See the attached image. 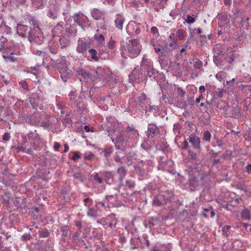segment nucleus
<instances>
[{
  "instance_id": "obj_1",
  "label": "nucleus",
  "mask_w": 251,
  "mask_h": 251,
  "mask_svg": "<svg viewBox=\"0 0 251 251\" xmlns=\"http://www.w3.org/2000/svg\"><path fill=\"white\" fill-rule=\"evenodd\" d=\"M122 55H126L131 58L136 57L142 50V45L136 39H129L121 46Z\"/></svg>"
},
{
  "instance_id": "obj_2",
  "label": "nucleus",
  "mask_w": 251,
  "mask_h": 251,
  "mask_svg": "<svg viewBox=\"0 0 251 251\" xmlns=\"http://www.w3.org/2000/svg\"><path fill=\"white\" fill-rule=\"evenodd\" d=\"M28 34V40L32 47L41 45L43 43V35L40 29H29Z\"/></svg>"
},
{
  "instance_id": "obj_3",
  "label": "nucleus",
  "mask_w": 251,
  "mask_h": 251,
  "mask_svg": "<svg viewBox=\"0 0 251 251\" xmlns=\"http://www.w3.org/2000/svg\"><path fill=\"white\" fill-rule=\"evenodd\" d=\"M90 44L89 42H84L82 40L79 39L77 42L76 51L79 53L86 54L88 49L90 48Z\"/></svg>"
},
{
  "instance_id": "obj_4",
  "label": "nucleus",
  "mask_w": 251,
  "mask_h": 251,
  "mask_svg": "<svg viewBox=\"0 0 251 251\" xmlns=\"http://www.w3.org/2000/svg\"><path fill=\"white\" fill-rule=\"evenodd\" d=\"M194 149L199 151L200 149V139L194 134H191L188 139Z\"/></svg>"
},
{
  "instance_id": "obj_5",
  "label": "nucleus",
  "mask_w": 251,
  "mask_h": 251,
  "mask_svg": "<svg viewBox=\"0 0 251 251\" xmlns=\"http://www.w3.org/2000/svg\"><path fill=\"white\" fill-rule=\"evenodd\" d=\"M163 196H155L153 200V205L157 206H160L166 204L170 201V197H168L166 200H163Z\"/></svg>"
},
{
  "instance_id": "obj_6",
  "label": "nucleus",
  "mask_w": 251,
  "mask_h": 251,
  "mask_svg": "<svg viewBox=\"0 0 251 251\" xmlns=\"http://www.w3.org/2000/svg\"><path fill=\"white\" fill-rule=\"evenodd\" d=\"M72 18L75 23L80 26L82 29H84L86 20L83 18V15L82 14L75 13L72 16Z\"/></svg>"
},
{
  "instance_id": "obj_7",
  "label": "nucleus",
  "mask_w": 251,
  "mask_h": 251,
  "mask_svg": "<svg viewBox=\"0 0 251 251\" xmlns=\"http://www.w3.org/2000/svg\"><path fill=\"white\" fill-rule=\"evenodd\" d=\"M57 67L59 70V72L61 74V76L62 77L64 75L66 76L70 75V73L67 72V65L65 60H60L59 63H58Z\"/></svg>"
},
{
  "instance_id": "obj_8",
  "label": "nucleus",
  "mask_w": 251,
  "mask_h": 251,
  "mask_svg": "<svg viewBox=\"0 0 251 251\" xmlns=\"http://www.w3.org/2000/svg\"><path fill=\"white\" fill-rule=\"evenodd\" d=\"M29 29L27 25L19 24L17 26V32L19 36L25 37L28 33Z\"/></svg>"
},
{
  "instance_id": "obj_9",
  "label": "nucleus",
  "mask_w": 251,
  "mask_h": 251,
  "mask_svg": "<svg viewBox=\"0 0 251 251\" xmlns=\"http://www.w3.org/2000/svg\"><path fill=\"white\" fill-rule=\"evenodd\" d=\"M92 17L96 20L104 19L105 13L104 11L97 8H94L91 12Z\"/></svg>"
},
{
  "instance_id": "obj_10",
  "label": "nucleus",
  "mask_w": 251,
  "mask_h": 251,
  "mask_svg": "<svg viewBox=\"0 0 251 251\" xmlns=\"http://www.w3.org/2000/svg\"><path fill=\"white\" fill-rule=\"evenodd\" d=\"M108 132L109 134V136H111V139L114 141V140H115L116 142L118 143L122 144L124 142V136L122 135L121 133L118 132L116 135V137L115 138L112 135V130H111L108 127Z\"/></svg>"
},
{
  "instance_id": "obj_11",
  "label": "nucleus",
  "mask_w": 251,
  "mask_h": 251,
  "mask_svg": "<svg viewBox=\"0 0 251 251\" xmlns=\"http://www.w3.org/2000/svg\"><path fill=\"white\" fill-rule=\"evenodd\" d=\"M76 72L78 75L81 77L80 78V80L82 79H86L90 77V74L81 67H78L76 70Z\"/></svg>"
},
{
  "instance_id": "obj_12",
  "label": "nucleus",
  "mask_w": 251,
  "mask_h": 251,
  "mask_svg": "<svg viewBox=\"0 0 251 251\" xmlns=\"http://www.w3.org/2000/svg\"><path fill=\"white\" fill-rule=\"evenodd\" d=\"M125 21V19L122 15L120 14L117 15L116 16V18L115 20L116 27L119 29L122 30Z\"/></svg>"
},
{
  "instance_id": "obj_13",
  "label": "nucleus",
  "mask_w": 251,
  "mask_h": 251,
  "mask_svg": "<svg viewBox=\"0 0 251 251\" xmlns=\"http://www.w3.org/2000/svg\"><path fill=\"white\" fill-rule=\"evenodd\" d=\"M107 224L108 226L110 228H112L113 227H115V226L118 223V220L115 218V215H110L108 216L107 218Z\"/></svg>"
},
{
  "instance_id": "obj_14",
  "label": "nucleus",
  "mask_w": 251,
  "mask_h": 251,
  "mask_svg": "<svg viewBox=\"0 0 251 251\" xmlns=\"http://www.w3.org/2000/svg\"><path fill=\"white\" fill-rule=\"evenodd\" d=\"M199 185L198 181L195 177H191L189 179V187L191 191H195Z\"/></svg>"
},
{
  "instance_id": "obj_15",
  "label": "nucleus",
  "mask_w": 251,
  "mask_h": 251,
  "mask_svg": "<svg viewBox=\"0 0 251 251\" xmlns=\"http://www.w3.org/2000/svg\"><path fill=\"white\" fill-rule=\"evenodd\" d=\"M28 138L29 140L32 142L38 141L40 140L39 135L36 132V131L30 132L27 134Z\"/></svg>"
},
{
  "instance_id": "obj_16",
  "label": "nucleus",
  "mask_w": 251,
  "mask_h": 251,
  "mask_svg": "<svg viewBox=\"0 0 251 251\" xmlns=\"http://www.w3.org/2000/svg\"><path fill=\"white\" fill-rule=\"evenodd\" d=\"M94 37L100 46H104L105 44V38L103 35H95Z\"/></svg>"
},
{
  "instance_id": "obj_17",
  "label": "nucleus",
  "mask_w": 251,
  "mask_h": 251,
  "mask_svg": "<svg viewBox=\"0 0 251 251\" xmlns=\"http://www.w3.org/2000/svg\"><path fill=\"white\" fill-rule=\"evenodd\" d=\"M63 29V25L59 23L52 30V32L53 34V35L59 36V34L61 33V31Z\"/></svg>"
},
{
  "instance_id": "obj_18",
  "label": "nucleus",
  "mask_w": 251,
  "mask_h": 251,
  "mask_svg": "<svg viewBox=\"0 0 251 251\" xmlns=\"http://www.w3.org/2000/svg\"><path fill=\"white\" fill-rule=\"evenodd\" d=\"M113 149L111 147H107L104 149L100 150V154L105 156L110 155Z\"/></svg>"
},
{
  "instance_id": "obj_19",
  "label": "nucleus",
  "mask_w": 251,
  "mask_h": 251,
  "mask_svg": "<svg viewBox=\"0 0 251 251\" xmlns=\"http://www.w3.org/2000/svg\"><path fill=\"white\" fill-rule=\"evenodd\" d=\"M186 34V31L182 29H178L176 33V37L179 40H183Z\"/></svg>"
},
{
  "instance_id": "obj_20",
  "label": "nucleus",
  "mask_w": 251,
  "mask_h": 251,
  "mask_svg": "<svg viewBox=\"0 0 251 251\" xmlns=\"http://www.w3.org/2000/svg\"><path fill=\"white\" fill-rule=\"evenodd\" d=\"M118 174H119V179L120 181H122L124 179L126 174V171L124 167H120L117 171Z\"/></svg>"
},
{
  "instance_id": "obj_21",
  "label": "nucleus",
  "mask_w": 251,
  "mask_h": 251,
  "mask_svg": "<svg viewBox=\"0 0 251 251\" xmlns=\"http://www.w3.org/2000/svg\"><path fill=\"white\" fill-rule=\"evenodd\" d=\"M29 24L33 26V28H30L29 29H40L38 22L33 17H31L29 21Z\"/></svg>"
},
{
  "instance_id": "obj_22",
  "label": "nucleus",
  "mask_w": 251,
  "mask_h": 251,
  "mask_svg": "<svg viewBox=\"0 0 251 251\" xmlns=\"http://www.w3.org/2000/svg\"><path fill=\"white\" fill-rule=\"evenodd\" d=\"M89 53L91 55L92 59L95 61H98L99 58L97 55V51L94 49H91L88 50Z\"/></svg>"
},
{
  "instance_id": "obj_23",
  "label": "nucleus",
  "mask_w": 251,
  "mask_h": 251,
  "mask_svg": "<svg viewBox=\"0 0 251 251\" xmlns=\"http://www.w3.org/2000/svg\"><path fill=\"white\" fill-rule=\"evenodd\" d=\"M241 216L244 220H249L251 218V214L248 209H244L241 212Z\"/></svg>"
},
{
  "instance_id": "obj_24",
  "label": "nucleus",
  "mask_w": 251,
  "mask_h": 251,
  "mask_svg": "<svg viewBox=\"0 0 251 251\" xmlns=\"http://www.w3.org/2000/svg\"><path fill=\"white\" fill-rule=\"evenodd\" d=\"M158 133V130L155 126L149 127L148 128V134L152 137L155 136Z\"/></svg>"
},
{
  "instance_id": "obj_25",
  "label": "nucleus",
  "mask_w": 251,
  "mask_h": 251,
  "mask_svg": "<svg viewBox=\"0 0 251 251\" xmlns=\"http://www.w3.org/2000/svg\"><path fill=\"white\" fill-rule=\"evenodd\" d=\"M211 136V134L208 130L205 131L202 135V140L205 142H210Z\"/></svg>"
},
{
  "instance_id": "obj_26",
  "label": "nucleus",
  "mask_w": 251,
  "mask_h": 251,
  "mask_svg": "<svg viewBox=\"0 0 251 251\" xmlns=\"http://www.w3.org/2000/svg\"><path fill=\"white\" fill-rule=\"evenodd\" d=\"M87 214L88 216L96 217L97 216V210L92 207H88Z\"/></svg>"
},
{
  "instance_id": "obj_27",
  "label": "nucleus",
  "mask_w": 251,
  "mask_h": 251,
  "mask_svg": "<svg viewBox=\"0 0 251 251\" xmlns=\"http://www.w3.org/2000/svg\"><path fill=\"white\" fill-rule=\"evenodd\" d=\"M59 41L62 49L66 48L69 44L68 40L64 37H61Z\"/></svg>"
},
{
  "instance_id": "obj_28",
  "label": "nucleus",
  "mask_w": 251,
  "mask_h": 251,
  "mask_svg": "<svg viewBox=\"0 0 251 251\" xmlns=\"http://www.w3.org/2000/svg\"><path fill=\"white\" fill-rule=\"evenodd\" d=\"M49 50L52 54H56L57 52V46L55 45L52 44L51 43H50L49 45Z\"/></svg>"
},
{
  "instance_id": "obj_29",
  "label": "nucleus",
  "mask_w": 251,
  "mask_h": 251,
  "mask_svg": "<svg viewBox=\"0 0 251 251\" xmlns=\"http://www.w3.org/2000/svg\"><path fill=\"white\" fill-rule=\"evenodd\" d=\"M116 41L112 39V38H110L109 42L107 44V48L110 50H114L116 47Z\"/></svg>"
},
{
  "instance_id": "obj_30",
  "label": "nucleus",
  "mask_w": 251,
  "mask_h": 251,
  "mask_svg": "<svg viewBox=\"0 0 251 251\" xmlns=\"http://www.w3.org/2000/svg\"><path fill=\"white\" fill-rule=\"evenodd\" d=\"M185 21L187 23L191 24L195 22V20L192 16L187 15Z\"/></svg>"
},
{
  "instance_id": "obj_31",
  "label": "nucleus",
  "mask_w": 251,
  "mask_h": 251,
  "mask_svg": "<svg viewBox=\"0 0 251 251\" xmlns=\"http://www.w3.org/2000/svg\"><path fill=\"white\" fill-rule=\"evenodd\" d=\"M231 228L229 225H226L222 228L223 234L226 237H227L228 234L227 233L228 230Z\"/></svg>"
},
{
  "instance_id": "obj_32",
  "label": "nucleus",
  "mask_w": 251,
  "mask_h": 251,
  "mask_svg": "<svg viewBox=\"0 0 251 251\" xmlns=\"http://www.w3.org/2000/svg\"><path fill=\"white\" fill-rule=\"evenodd\" d=\"M2 57L6 60V61L14 62L16 59V58L15 57L11 55H3Z\"/></svg>"
},
{
  "instance_id": "obj_33",
  "label": "nucleus",
  "mask_w": 251,
  "mask_h": 251,
  "mask_svg": "<svg viewBox=\"0 0 251 251\" xmlns=\"http://www.w3.org/2000/svg\"><path fill=\"white\" fill-rule=\"evenodd\" d=\"M17 152H26L27 153L30 154V152L31 151L30 150H26L23 147H18L16 148Z\"/></svg>"
},
{
  "instance_id": "obj_34",
  "label": "nucleus",
  "mask_w": 251,
  "mask_h": 251,
  "mask_svg": "<svg viewBox=\"0 0 251 251\" xmlns=\"http://www.w3.org/2000/svg\"><path fill=\"white\" fill-rule=\"evenodd\" d=\"M147 99V96L144 93H142L140 96L138 97V100L140 103H142Z\"/></svg>"
},
{
  "instance_id": "obj_35",
  "label": "nucleus",
  "mask_w": 251,
  "mask_h": 251,
  "mask_svg": "<svg viewBox=\"0 0 251 251\" xmlns=\"http://www.w3.org/2000/svg\"><path fill=\"white\" fill-rule=\"evenodd\" d=\"M177 92L178 96L181 98H183L186 94L185 92L180 87H178L177 88Z\"/></svg>"
},
{
  "instance_id": "obj_36",
  "label": "nucleus",
  "mask_w": 251,
  "mask_h": 251,
  "mask_svg": "<svg viewBox=\"0 0 251 251\" xmlns=\"http://www.w3.org/2000/svg\"><path fill=\"white\" fill-rule=\"evenodd\" d=\"M202 66V63L200 60H197L194 63V67L196 69H200Z\"/></svg>"
},
{
  "instance_id": "obj_37",
  "label": "nucleus",
  "mask_w": 251,
  "mask_h": 251,
  "mask_svg": "<svg viewBox=\"0 0 251 251\" xmlns=\"http://www.w3.org/2000/svg\"><path fill=\"white\" fill-rule=\"evenodd\" d=\"M135 183L133 181L131 180H127L126 181V187H128V188H132L134 187Z\"/></svg>"
},
{
  "instance_id": "obj_38",
  "label": "nucleus",
  "mask_w": 251,
  "mask_h": 251,
  "mask_svg": "<svg viewBox=\"0 0 251 251\" xmlns=\"http://www.w3.org/2000/svg\"><path fill=\"white\" fill-rule=\"evenodd\" d=\"M94 179L100 184H102L103 183L102 179L99 176L98 174L94 175Z\"/></svg>"
},
{
  "instance_id": "obj_39",
  "label": "nucleus",
  "mask_w": 251,
  "mask_h": 251,
  "mask_svg": "<svg viewBox=\"0 0 251 251\" xmlns=\"http://www.w3.org/2000/svg\"><path fill=\"white\" fill-rule=\"evenodd\" d=\"M60 147H61V145L59 143H58V142L54 143L53 149L54 151H59Z\"/></svg>"
},
{
  "instance_id": "obj_40",
  "label": "nucleus",
  "mask_w": 251,
  "mask_h": 251,
  "mask_svg": "<svg viewBox=\"0 0 251 251\" xmlns=\"http://www.w3.org/2000/svg\"><path fill=\"white\" fill-rule=\"evenodd\" d=\"M10 138V134L8 132H6L2 136V140L4 141H7Z\"/></svg>"
},
{
  "instance_id": "obj_41",
  "label": "nucleus",
  "mask_w": 251,
  "mask_h": 251,
  "mask_svg": "<svg viewBox=\"0 0 251 251\" xmlns=\"http://www.w3.org/2000/svg\"><path fill=\"white\" fill-rule=\"evenodd\" d=\"M84 128L85 130L87 132H90V131L92 132H94V130L93 128L92 127H90L89 125L85 126Z\"/></svg>"
},
{
  "instance_id": "obj_42",
  "label": "nucleus",
  "mask_w": 251,
  "mask_h": 251,
  "mask_svg": "<svg viewBox=\"0 0 251 251\" xmlns=\"http://www.w3.org/2000/svg\"><path fill=\"white\" fill-rule=\"evenodd\" d=\"M49 233L48 231H42L39 233V235L41 237H46L48 236Z\"/></svg>"
},
{
  "instance_id": "obj_43",
  "label": "nucleus",
  "mask_w": 251,
  "mask_h": 251,
  "mask_svg": "<svg viewBox=\"0 0 251 251\" xmlns=\"http://www.w3.org/2000/svg\"><path fill=\"white\" fill-rule=\"evenodd\" d=\"M150 44L153 47H155L156 46H160V45L157 44V40L154 39H152L151 40Z\"/></svg>"
},
{
  "instance_id": "obj_44",
  "label": "nucleus",
  "mask_w": 251,
  "mask_h": 251,
  "mask_svg": "<svg viewBox=\"0 0 251 251\" xmlns=\"http://www.w3.org/2000/svg\"><path fill=\"white\" fill-rule=\"evenodd\" d=\"M151 32L154 34L159 35V31L158 28L155 26H153L151 28Z\"/></svg>"
},
{
  "instance_id": "obj_45",
  "label": "nucleus",
  "mask_w": 251,
  "mask_h": 251,
  "mask_svg": "<svg viewBox=\"0 0 251 251\" xmlns=\"http://www.w3.org/2000/svg\"><path fill=\"white\" fill-rule=\"evenodd\" d=\"M20 84L22 86V87L24 89H27L28 87V84L26 82L25 80L21 81L19 82Z\"/></svg>"
},
{
  "instance_id": "obj_46",
  "label": "nucleus",
  "mask_w": 251,
  "mask_h": 251,
  "mask_svg": "<svg viewBox=\"0 0 251 251\" xmlns=\"http://www.w3.org/2000/svg\"><path fill=\"white\" fill-rule=\"evenodd\" d=\"M69 97L71 100H75V98H76V95L74 92H71L69 94Z\"/></svg>"
},
{
  "instance_id": "obj_47",
  "label": "nucleus",
  "mask_w": 251,
  "mask_h": 251,
  "mask_svg": "<svg viewBox=\"0 0 251 251\" xmlns=\"http://www.w3.org/2000/svg\"><path fill=\"white\" fill-rule=\"evenodd\" d=\"M154 50L155 52L158 54L159 55L162 53L161 51V49L160 48V46H156L155 47H154Z\"/></svg>"
},
{
  "instance_id": "obj_48",
  "label": "nucleus",
  "mask_w": 251,
  "mask_h": 251,
  "mask_svg": "<svg viewBox=\"0 0 251 251\" xmlns=\"http://www.w3.org/2000/svg\"><path fill=\"white\" fill-rule=\"evenodd\" d=\"M133 130V132H134L135 134H136L138 131L137 130H134V128L133 126H127V128H126V131H128V132H130L131 131Z\"/></svg>"
},
{
  "instance_id": "obj_49",
  "label": "nucleus",
  "mask_w": 251,
  "mask_h": 251,
  "mask_svg": "<svg viewBox=\"0 0 251 251\" xmlns=\"http://www.w3.org/2000/svg\"><path fill=\"white\" fill-rule=\"evenodd\" d=\"M75 225L77 226V227L79 228H80L82 226V222L80 220H77L75 222Z\"/></svg>"
},
{
  "instance_id": "obj_50",
  "label": "nucleus",
  "mask_w": 251,
  "mask_h": 251,
  "mask_svg": "<svg viewBox=\"0 0 251 251\" xmlns=\"http://www.w3.org/2000/svg\"><path fill=\"white\" fill-rule=\"evenodd\" d=\"M188 146V143L186 141H184L182 144H181V147L183 149H187V147Z\"/></svg>"
},
{
  "instance_id": "obj_51",
  "label": "nucleus",
  "mask_w": 251,
  "mask_h": 251,
  "mask_svg": "<svg viewBox=\"0 0 251 251\" xmlns=\"http://www.w3.org/2000/svg\"><path fill=\"white\" fill-rule=\"evenodd\" d=\"M24 240H29L31 238V236L29 234H25L23 236Z\"/></svg>"
},
{
  "instance_id": "obj_52",
  "label": "nucleus",
  "mask_w": 251,
  "mask_h": 251,
  "mask_svg": "<svg viewBox=\"0 0 251 251\" xmlns=\"http://www.w3.org/2000/svg\"><path fill=\"white\" fill-rule=\"evenodd\" d=\"M205 91V88L204 86H201L199 87V92L201 93V94H202L204 93Z\"/></svg>"
},
{
  "instance_id": "obj_53",
  "label": "nucleus",
  "mask_w": 251,
  "mask_h": 251,
  "mask_svg": "<svg viewBox=\"0 0 251 251\" xmlns=\"http://www.w3.org/2000/svg\"><path fill=\"white\" fill-rule=\"evenodd\" d=\"M154 71L153 70H151V71H148L147 73V75L149 77H151L153 75Z\"/></svg>"
},
{
  "instance_id": "obj_54",
  "label": "nucleus",
  "mask_w": 251,
  "mask_h": 251,
  "mask_svg": "<svg viewBox=\"0 0 251 251\" xmlns=\"http://www.w3.org/2000/svg\"><path fill=\"white\" fill-rule=\"evenodd\" d=\"M235 80V78H233L231 80L227 81L226 82L227 84H229L230 85L233 86L234 84Z\"/></svg>"
},
{
  "instance_id": "obj_55",
  "label": "nucleus",
  "mask_w": 251,
  "mask_h": 251,
  "mask_svg": "<svg viewBox=\"0 0 251 251\" xmlns=\"http://www.w3.org/2000/svg\"><path fill=\"white\" fill-rule=\"evenodd\" d=\"M69 150V147L68 144H65L64 145V150L63 151V152H67Z\"/></svg>"
},
{
  "instance_id": "obj_56",
  "label": "nucleus",
  "mask_w": 251,
  "mask_h": 251,
  "mask_svg": "<svg viewBox=\"0 0 251 251\" xmlns=\"http://www.w3.org/2000/svg\"><path fill=\"white\" fill-rule=\"evenodd\" d=\"M1 43L4 44L7 42V39L4 36H1L0 39Z\"/></svg>"
},
{
  "instance_id": "obj_57",
  "label": "nucleus",
  "mask_w": 251,
  "mask_h": 251,
  "mask_svg": "<svg viewBox=\"0 0 251 251\" xmlns=\"http://www.w3.org/2000/svg\"><path fill=\"white\" fill-rule=\"evenodd\" d=\"M90 201V199L89 198H86L83 200V201L84 202L85 206H87V202Z\"/></svg>"
},
{
  "instance_id": "obj_58",
  "label": "nucleus",
  "mask_w": 251,
  "mask_h": 251,
  "mask_svg": "<svg viewBox=\"0 0 251 251\" xmlns=\"http://www.w3.org/2000/svg\"><path fill=\"white\" fill-rule=\"evenodd\" d=\"M148 108L149 109V110L151 111H152V110H154V111H156V107L155 106H151V105H149L148 106Z\"/></svg>"
},
{
  "instance_id": "obj_59",
  "label": "nucleus",
  "mask_w": 251,
  "mask_h": 251,
  "mask_svg": "<svg viewBox=\"0 0 251 251\" xmlns=\"http://www.w3.org/2000/svg\"><path fill=\"white\" fill-rule=\"evenodd\" d=\"M106 176L109 178H112L113 177V175L111 172H108L106 175Z\"/></svg>"
},
{
  "instance_id": "obj_60",
  "label": "nucleus",
  "mask_w": 251,
  "mask_h": 251,
  "mask_svg": "<svg viewBox=\"0 0 251 251\" xmlns=\"http://www.w3.org/2000/svg\"><path fill=\"white\" fill-rule=\"evenodd\" d=\"M224 3L227 5H230L231 3V0H224Z\"/></svg>"
},
{
  "instance_id": "obj_61",
  "label": "nucleus",
  "mask_w": 251,
  "mask_h": 251,
  "mask_svg": "<svg viewBox=\"0 0 251 251\" xmlns=\"http://www.w3.org/2000/svg\"><path fill=\"white\" fill-rule=\"evenodd\" d=\"M246 169H247V171L248 173H250V172L251 171V164H249L247 166Z\"/></svg>"
},
{
  "instance_id": "obj_62",
  "label": "nucleus",
  "mask_w": 251,
  "mask_h": 251,
  "mask_svg": "<svg viewBox=\"0 0 251 251\" xmlns=\"http://www.w3.org/2000/svg\"><path fill=\"white\" fill-rule=\"evenodd\" d=\"M36 54H38L39 55H42L43 56H44L45 55V52H43L42 51H39L38 50H37L36 51Z\"/></svg>"
},
{
  "instance_id": "obj_63",
  "label": "nucleus",
  "mask_w": 251,
  "mask_h": 251,
  "mask_svg": "<svg viewBox=\"0 0 251 251\" xmlns=\"http://www.w3.org/2000/svg\"><path fill=\"white\" fill-rule=\"evenodd\" d=\"M73 157H80V153L78 151L74 152Z\"/></svg>"
},
{
  "instance_id": "obj_64",
  "label": "nucleus",
  "mask_w": 251,
  "mask_h": 251,
  "mask_svg": "<svg viewBox=\"0 0 251 251\" xmlns=\"http://www.w3.org/2000/svg\"><path fill=\"white\" fill-rule=\"evenodd\" d=\"M151 251H161L156 246H154Z\"/></svg>"
}]
</instances>
